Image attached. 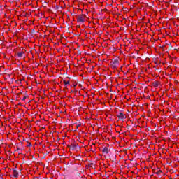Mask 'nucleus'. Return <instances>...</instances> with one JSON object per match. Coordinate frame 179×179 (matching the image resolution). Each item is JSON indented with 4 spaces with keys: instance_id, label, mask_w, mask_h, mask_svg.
Segmentation results:
<instances>
[{
    "instance_id": "obj_3",
    "label": "nucleus",
    "mask_w": 179,
    "mask_h": 179,
    "mask_svg": "<svg viewBox=\"0 0 179 179\" xmlns=\"http://www.w3.org/2000/svg\"><path fill=\"white\" fill-rule=\"evenodd\" d=\"M108 152H109L108 151V148H103V153H106V155H107V154H108Z\"/></svg>"
},
{
    "instance_id": "obj_5",
    "label": "nucleus",
    "mask_w": 179,
    "mask_h": 179,
    "mask_svg": "<svg viewBox=\"0 0 179 179\" xmlns=\"http://www.w3.org/2000/svg\"><path fill=\"white\" fill-rule=\"evenodd\" d=\"M64 85L66 86V85H69V81H64Z\"/></svg>"
},
{
    "instance_id": "obj_1",
    "label": "nucleus",
    "mask_w": 179,
    "mask_h": 179,
    "mask_svg": "<svg viewBox=\"0 0 179 179\" xmlns=\"http://www.w3.org/2000/svg\"><path fill=\"white\" fill-rule=\"evenodd\" d=\"M117 117L120 120H125V118H127V115L120 113L119 115H117Z\"/></svg>"
},
{
    "instance_id": "obj_2",
    "label": "nucleus",
    "mask_w": 179,
    "mask_h": 179,
    "mask_svg": "<svg viewBox=\"0 0 179 179\" xmlns=\"http://www.w3.org/2000/svg\"><path fill=\"white\" fill-rule=\"evenodd\" d=\"M13 176L15 178H17V177H19V172H17V171L15 169H13Z\"/></svg>"
},
{
    "instance_id": "obj_4",
    "label": "nucleus",
    "mask_w": 179,
    "mask_h": 179,
    "mask_svg": "<svg viewBox=\"0 0 179 179\" xmlns=\"http://www.w3.org/2000/svg\"><path fill=\"white\" fill-rule=\"evenodd\" d=\"M24 54V52H22L17 54L18 57H23V55Z\"/></svg>"
},
{
    "instance_id": "obj_6",
    "label": "nucleus",
    "mask_w": 179,
    "mask_h": 179,
    "mask_svg": "<svg viewBox=\"0 0 179 179\" xmlns=\"http://www.w3.org/2000/svg\"><path fill=\"white\" fill-rule=\"evenodd\" d=\"M0 179H1V176H0Z\"/></svg>"
}]
</instances>
